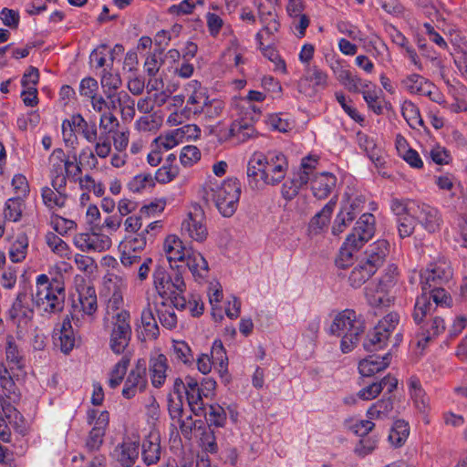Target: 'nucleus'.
<instances>
[{"mask_svg":"<svg viewBox=\"0 0 467 467\" xmlns=\"http://www.w3.org/2000/svg\"><path fill=\"white\" fill-rule=\"evenodd\" d=\"M365 238L371 239L375 233V217L373 214L366 213H363L357 221L353 228Z\"/></svg>","mask_w":467,"mask_h":467,"instance_id":"bf43d9fd","label":"nucleus"},{"mask_svg":"<svg viewBox=\"0 0 467 467\" xmlns=\"http://www.w3.org/2000/svg\"><path fill=\"white\" fill-rule=\"evenodd\" d=\"M172 273L169 274L163 266H157L153 272V284L161 297L172 296L174 293H184L186 284L179 268L171 266Z\"/></svg>","mask_w":467,"mask_h":467,"instance_id":"9b49d317","label":"nucleus"},{"mask_svg":"<svg viewBox=\"0 0 467 467\" xmlns=\"http://www.w3.org/2000/svg\"><path fill=\"white\" fill-rule=\"evenodd\" d=\"M230 132L234 134V140L236 142H245L247 140L253 138L255 134V130L253 126L247 123H242L240 121H234L231 124Z\"/></svg>","mask_w":467,"mask_h":467,"instance_id":"0e129e2a","label":"nucleus"},{"mask_svg":"<svg viewBox=\"0 0 467 467\" xmlns=\"http://www.w3.org/2000/svg\"><path fill=\"white\" fill-rule=\"evenodd\" d=\"M257 47L261 50L263 56L269 59L274 64V70L281 72L283 74L287 73L285 62L280 57L278 51L275 47L271 46H265V41H262V46Z\"/></svg>","mask_w":467,"mask_h":467,"instance_id":"864d4df0","label":"nucleus"},{"mask_svg":"<svg viewBox=\"0 0 467 467\" xmlns=\"http://www.w3.org/2000/svg\"><path fill=\"white\" fill-rule=\"evenodd\" d=\"M393 400L390 397L379 400L367 410V417L370 420H384L389 418L393 410Z\"/></svg>","mask_w":467,"mask_h":467,"instance_id":"ea45409f","label":"nucleus"},{"mask_svg":"<svg viewBox=\"0 0 467 467\" xmlns=\"http://www.w3.org/2000/svg\"><path fill=\"white\" fill-rule=\"evenodd\" d=\"M209 355L214 364V368H216L219 372L226 371L228 358L221 340H214Z\"/></svg>","mask_w":467,"mask_h":467,"instance_id":"603ef678","label":"nucleus"},{"mask_svg":"<svg viewBox=\"0 0 467 467\" xmlns=\"http://www.w3.org/2000/svg\"><path fill=\"white\" fill-rule=\"evenodd\" d=\"M133 192H140L155 186V181L150 173H140L134 176L128 184Z\"/></svg>","mask_w":467,"mask_h":467,"instance_id":"e2e57ef3","label":"nucleus"},{"mask_svg":"<svg viewBox=\"0 0 467 467\" xmlns=\"http://www.w3.org/2000/svg\"><path fill=\"white\" fill-rule=\"evenodd\" d=\"M169 368L168 359L165 355L159 354L150 360L149 371L151 384L155 388H161L165 383Z\"/></svg>","mask_w":467,"mask_h":467,"instance_id":"7c9ffc66","label":"nucleus"},{"mask_svg":"<svg viewBox=\"0 0 467 467\" xmlns=\"http://www.w3.org/2000/svg\"><path fill=\"white\" fill-rule=\"evenodd\" d=\"M402 88L412 95H430V89H435V86L421 75L413 73L401 79Z\"/></svg>","mask_w":467,"mask_h":467,"instance_id":"a878e982","label":"nucleus"},{"mask_svg":"<svg viewBox=\"0 0 467 467\" xmlns=\"http://www.w3.org/2000/svg\"><path fill=\"white\" fill-rule=\"evenodd\" d=\"M140 455V441L137 439L125 437L118 443L112 452V459L121 467H132Z\"/></svg>","mask_w":467,"mask_h":467,"instance_id":"dca6fc26","label":"nucleus"},{"mask_svg":"<svg viewBox=\"0 0 467 467\" xmlns=\"http://www.w3.org/2000/svg\"><path fill=\"white\" fill-rule=\"evenodd\" d=\"M109 332V347L116 355L127 354L131 340L132 329L130 325V313H123L119 317H104Z\"/></svg>","mask_w":467,"mask_h":467,"instance_id":"6e6552de","label":"nucleus"},{"mask_svg":"<svg viewBox=\"0 0 467 467\" xmlns=\"http://www.w3.org/2000/svg\"><path fill=\"white\" fill-rule=\"evenodd\" d=\"M58 341L59 344L57 345L65 354H68L75 347V334L68 316L63 319L60 326Z\"/></svg>","mask_w":467,"mask_h":467,"instance_id":"4c0bfd02","label":"nucleus"},{"mask_svg":"<svg viewBox=\"0 0 467 467\" xmlns=\"http://www.w3.org/2000/svg\"><path fill=\"white\" fill-rule=\"evenodd\" d=\"M33 294L29 295L26 290L19 292L9 310L10 317L18 326L26 325L34 316Z\"/></svg>","mask_w":467,"mask_h":467,"instance_id":"f3484780","label":"nucleus"},{"mask_svg":"<svg viewBox=\"0 0 467 467\" xmlns=\"http://www.w3.org/2000/svg\"><path fill=\"white\" fill-rule=\"evenodd\" d=\"M186 265L197 282L203 281L209 273V266L202 254L194 250H188V254L184 260Z\"/></svg>","mask_w":467,"mask_h":467,"instance_id":"c756f323","label":"nucleus"},{"mask_svg":"<svg viewBox=\"0 0 467 467\" xmlns=\"http://www.w3.org/2000/svg\"><path fill=\"white\" fill-rule=\"evenodd\" d=\"M46 242L52 252L63 258H69L70 249L66 242L54 233L46 235Z\"/></svg>","mask_w":467,"mask_h":467,"instance_id":"680f3d73","label":"nucleus"},{"mask_svg":"<svg viewBox=\"0 0 467 467\" xmlns=\"http://www.w3.org/2000/svg\"><path fill=\"white\" fill-rule=\"evenodd\" d=\"M409 434V424L403 420H398L394 422L389 431V441L395 447H400L406 441Z\"/></svg>","mask_w":467,"mask_h":467,"instance_id":"3c124183","label":"nucleus"},{"mask_svg":"<svg viewBox=\"0 0 467 467\" xmlns=\"http://www.w3.org/2000/svg\"><path fill=\"white\" fill-rule=\"evenodd\" d=\"M450 285H437V288L433 289H421L422 295L427 296L430 300L432 299L437 306H449L451 298L447 292V288Z\"/></svg>","mask_w":467,"mask_h":467,"instance_id":"13d9d810","label":"nucleus"},{"mask_svg":"<svg viewBox=\"0 0 467 467\" xmlns=\"http://www.w3.org/2000/svg\"><path fill=\"white\" fill-rule=\"evenodd\" d=\"M337 179L331 172H322L311 180V190L314 196L319 200L327 198L336 188Z\"/></svg>","mask_w":467,"mask_h":467,"instance_id":"b1692460","label":"nucleus"},{"mask_svg":"<svg viewBox=\"0 0 467 467\" xmlns=\"http://www.w3.org/2000/svg\"><path fill=\"white\" fill-rule=\"evenodd\" d=\"M87 422L93 427L86 438L85 449L89 453L98 452L104 443L106 430L109 423V413L107 410L89 409L87 411Z\"/></svg>","mask_w":467,"mask_h":467,"instance_id":"9d476101","label":"nucleus"},{"mask_svg":"<svg viewBox=\"0 0 467 467\" xmlns=\"http://www.w3.org/2000/svg\"><path fill=\"white\" fill-rule=\"evenodd\" d=\"M366 298L368 304L373 307L389 306L392 299L389 296L387 289H382L380 285H369L366 287Z\"/></svg>","mask_w":467,"mask_h":467,"instance_id":"c9c22d12","label":"nucleus"},{"mask_svg":"<svg viewBox=\"0 0 467 467\" xmlns=\"http://www.w3.org/2000/svg\"><path fill=\"white\" fill-rule=\"evenodd\" d=\"M146 361L140 358L137 360L135 367L130 371L122 389L124 398L130 400L134 398L138 393L143 392L147 386Z\"/></svg>","mask_w":467,"mask_h":467,"instance_id":"ddd939ff","label":"nucleus"},{"mask_svg":"<svg viewBox=\"0 0 467 467\" xmlns=\"http://www.w3.org/2000/svg\"><path fill=\"white\" fill-rule=\"evenodd\" d=\"M159 321L161 325L166 329L172 330L177 327L178 316L171 305L166 302H161L156 308Z\"/></svg>","mask_w":467,"mask_h":467,"instance_id":"c03bdc74","label":"nucleus"},{"mask_svg":"<svg viewBox=\"0 0 467 467\" xmlns=\"http://www.w3.org/2000/svg\"><path fill=\"white\" fill-rule=\"evenodd\" d=\"M100 84L108 99L118 98L119 92H117V90L122 84L120 76L118 73H112L104 69L100 78Z\"/></svg>","mask_w":467,"mask_h":467,"instance_id":"a19ab883","label":"nucleus"},{"mask_svg":"<svg viewBox=\"0 0 467 467\" xmlns=\"http://www.w3.org/2000/svg\"><path fill=\"white\" fill-rule=\"evenodd\" d=\"M362 94L368 109L377 115H381L384 110L385 99L382 91L376 85L368 81L364 83L359 91Z\"/></svg>","mask_w":467,"mask_h":467,"instance_id":"bb28decb","label":"nucleus"},{"mask_svg":"<svg viewBox=\"0 0 467 467\" xmlns=\"http://www.w3.org/2000/svg\"><path fill=\"white\" fill-rule=\"evenodd\" d=\"M306 80L313 82L314 86L320 88L327 87V74L317 66H307L305 68Z\"/></svg>","mask_w":467,"mask_h":467,"instance_id":"052dcab7","label":"nucleus"},{"mask_svg":"<svg viewBox=\"0 0 467 467\" xmlns=\"http://www.w3.org/2000/svg\"><path fill=\"white\" fill-rule=\"evenodd\" d=\"M209 425L215 427H223L226 422V412L223 407L218 404H213L209 406V411L204 413Z\"/></svg>","mask_w":467,"mask_h":467,"instance_id":"69168bd1","label":"nucleus"},{"mask_svg":"<svg viewBox=\"0 0 467 467\" xmlns=\"http://www.w3.org/2000/svg\"><path fill=\"white\" fill-rule=\"evenodd\" d=\"M258 16L262 28L255 35L257 46H262V41L269 40L280 29L279 17L275 9L266 10L262 5L258 7Z\"/></svg>","mask_w":467,"mask_h":467,"instance_id":"a211bd4d","label":"nucleus"},{"mask_svg":"<svg viewBox=\"0 0 467 467\" xmlns=\"http://www.w3.org/2000/svg\"><path fill=\"white\" fill-rule=\"evenodd\" d=\"M389 340L387 334L378 329L375 326L374 328L369 331L363 342V347L368 352H373L382 349Z\"/></svg>","mask_w":467,"mask_h":467,"instance_id":"49530a36","label":"nucleus"},{"mask_svg":"<svg viewBox=\"0 0 467 467\" xmlns=\"http://www.w3.org/2000/svg\"><path fill=\"white\" fill-rule=\"evenodd\" d=\"M99 127L101 130L99 138H106L109 141L110 140V135L116 133L119 127V121L118 118L111 112H103L99 116Z\"/></svg>","mask_w":467,"mask_h":467,"instance_id":"de8ad7c7","label":"nucleus"},{"mask_svg":"<svg viewBox=\"0 0 467 467\" xmlns=\"http://www.w3.org/2000/svg\"><path fill=\"white\" fill-rule=\"evenodd\" d=\"M28 248V238L25 234H17L9 249V258L13 263H20L26 259Z\"/></svg>","mask_w":467,"mask_h":467,"instance_id":"8fccbe9b","label":"nucleus"},{"mask_svg":"<svg viewBox=\"0 0 467 467\" xmlns=\"http://www.w3.org/2000/svg\"><path fill=\"white\" fill-rule=\"evenodd\" d=\"M77 248L82 252H104L109 250L112 242L109 235L101 233H79L73 238Z\"/></svg>","mask_w":467,"mask_h":467,"instance_id":"4468645a","label":"nucleus"},{"mask_svg":"<svg viewBox=\"0 0 467 467\" xmlns=\"http://www.w3.org/2000/svg\"><path fill=\"white\" fill-rule=\"evenodd\" d=\"M389 244L385 239L374 242L366 250L365 259L362 261L377 272L389 254Z\"/></svg>","mask_w":467,"mask_h":467,"instance_id":"5701e85b","label":"nucleus"},{"mask_svg":"<svg viewBox=\"0 0 467 467\" xmlns=\"http://www.w3.org/2000/svg\"><path fill=\"white\" fill-rule=\"evenodd\" d=\"M52 187L53 189L47 186L41 189L42 202L49 211H55L65 207L67 200L66 188L58 189L57 186Z\"/></svg>","mask_w":467,"mask_h":467,"instance_id":"2f4dec72","label":"nucleus"},{"mask_svg":"<svg viewBox=\"0 0 467 467\" xmlns=\"http://www.w3.org/2000/svg\"><path fill=\"white\" fill-rule=\"evenodd\" d=\"M188 250H192V248H186L182 241L176 235L167 236L163 243V251L171 264L172 262L184 261L188 254Z\"/></svg>","mask_w":467,"mask_h":467,"instance_id":"473e14b6","label":"nucleus"},{"mask_svg":"<svg viewBox=\"0 0 467 467\" xmlns=\"http://www.w3.org/2000/svg\"><path fill=\"white\" fill-rule=\"evenodd\" d=\"M364 331L362 317L348 308L337 312L328 328L330 335L341 337L340 349L343 353H349L358 346Z\"/></svg>","mask_w":467,"mask_h":467,"instance_id":"7ed1b4c3","label":"nucleus"},{"mask_svg":"<svg viewBox=\"0 0 467 467\" xmlns=\"http://www.w3.org/2000/svg\"><path fill=\"white\" fill-rule=\"evenodd\" d=\"M61 129L65 145L72 149H76L78 144V135L90 144H96L99 140L97 123L88 121L80 113L64 119Z\"/></svg>","mask_w":467,"mask_h":467,"instance_id":"423d86ee","label":"nucleus"},{"mask_svg":"<svg viewBox=\"0 0 467 467\" xmlns=\"http://www.w3.org/2000/svg\"><path fill=\"white\" fill-rule=\"evenodd\" d=\"M445 330L444 320L438 316L432 317L420 326L418 332V346L425 348L430 340L438 337Z\"/></svg>","mask_w":467,"mask_h":467,"instance_id":"4be33fe9","label":"nucleus"},{"mask_svg":"<svg viewBox=\"0 0 467 467\" xmlns=\"http://www.w3.org/2000/svg\"><path fill=\"white\" fill-rule=\"evenodd\" d=\"M224 109V103L220 99H208L203 109L197 115H203L208 120L218 118Z\"/></svg>","mask_w":467,"mask_h":467,"instance_id":"774afa93","label":"nucleus"},{"mask_svg":"<svg viewBox=\"0 0 467 467\" xmlns=\"http://www.w3.org/2000/svg\"><path fill=\"white\" fill-rule=\"evenodd\" d=\"M401 114L409 126L412 129H418L424 124L419 108L410 100H405L402 103Z\"/></svg>","mask_w":467,"mask_h":467,"instance_id":"09e8293b","label":"nucleus"},{"mask_svg":"<svg viewBox=\"0 0 467 467\" xmlns=\"http://www.w3.org/2000/svg\"><path fill=\"white\" fill-rule=\"evenodd\" d=\"M206 201H213L224 217H231L238 207L241 195V184L236 178H229L222 183L211 179L203 186Z\"/></svg>","mask_w":467,"mask_h":467,"instance_id":"39448f33","label":"nucleus"},{"mask_svg":"<svg viewBox=\"0 0 467 467\" xmlns=\"http://www.w3.org/2000/svg\"><path fill=\"white\" fill-rule=\"evenodd\" d=\"M407 386L415 408L420 412H426L430 407V399L422 388L420 379L416 376L410 377L407 380Z\"/></svg>","mask_w":467,"mask_h":467,"instance_id":"c85d7f7f","label":"nucleus"},{"mask_svg":"<svg viewBox=\"0 0 467 467\" xmlns=\"http://www.w3.org/2000/svg\"><path fill=\"white\" fill-rule=\"evenodd\" d=\"M391 355L386 353L384 356H368L358 364V371L363 377H371L387 368L390 363Z\"/></svg>","mask_w":467,"mask_h":467,"instance_id":"cd10ccee","label":"nucleus"},{"mask_svg":"<svg viewBox=\"0 0 467 467\" xmlns=\"http://www.w3.org/2000/svg\"><path fill=\"white\" fill-rule=\"evenodd\" d=\"M337 79L351 92H359L366 81L358 76L353 75L348 69L341 68L337 72Z\"/></svg>","mask_w":467,"mask_h":467,"instance_id":"5fc2aeb1","label":"nucleus"},{"mask_svg":"<svg viewBox=\"0 0 467 467\" xmlns=\"http://www.w3.org/2000/svg\"><path fill=\"white\" fill-rule=\"evenodd\" d=\"M397 217L398 232L400 238L409 237L415 229L416 220L406 213L402 215L394 214Z\"/></svg>","mask_w":467,"mask_h":467,"instance_id":"338daca9","label":"nucleus"},{"mask_svg":"<svg viewBox=\"0 0 467 467\" xmlns=\"http://www.w3.org/2000/svg\"><path fill=\"white\" fill-rule=\"evenodd\" d=\"M182 234L199 243L206 240L208 230L204 213L201 209L189 213L182 223Z\"/></svg>","mask_w":467,"mask_h":467,"instance_id":"2eb2a0df","label":"nucleus"},{"mask_svg":"<svg viewBox=\"0 0 467 467\" xmlns=\"http://www.w3.org/2000/svg\"><path fill=\"white\" fill-rule=\"evenodd\" d=\"M93 145V150L89 147L82 149L79 153V158L84 160L86 163L91 168H96L99 164L98 158H108L112 150L111 141L106 138H99V140Z\"/></svg>","mask_w":467,"mask_h":467,"instance_id":"412c9836","label":"nucleus"},{"mask_svg":"<svg viewBox=\"0 0 467 467\" xmlns=\"http://www.w3.org/2000/svg\"><path fill=\"white\" fill-rule=\"evenodd\" d=\"M141 462L148 467L157 465L166 454L165 445L162 444L161 433L151 430L140 444Z\"/></svg>","mask_w":467,"mask_h":467,"instance_id":"f8f14e48","label":"nucleus"},{"mask_svg":"<svg viewBox=\"0 0 467 467\" xmlns=\"http://www.w3.org/2000/svg\"><path fill=\"white\" fill-rule=\"evenodd\" d=\"M288 169L286 157L282 152H268L264 154L255 151L252 154L247 164L249 184L257 187L262 182L266 185H276L285 177Z\"/></svg>","mask_w":467,"mask_h":467,"instance_id":"f257e3e1","label":"nucleus"},{"mask_svg":"<svg viewBox=\"0 0 467 467\" xmlns=\"http://www.w3.org/2000/svg\"><path fill=\"white\" fill-rule=\"evenodd\" d=\"M140 321L143 328L141 331L142 339L145 341L156 339L160 335V329L150 307L142 310Z\"/></svg>","mask_w":467,"mask_h":467,"instance_id":"e433bc0d","label":"nucleus"},{"mask_svg":"<svg viewBox=\"0 0 467 467\" xmlns=\"http://www.w3.org/2000/svg\"><path fill=\"white\" fill-rule=\"evenodd\" d=\"M23 201L20 197L10 198L5 202L4 209L5 219L9 222H18L22 217Z\"/></svg>","mask_w":467,"mask_h":467,"instance_id":"6e6d98bb","label":"nucleus"},{"mask_svg":"<svg viewBox=\"0 0 467 467\" xmlns=\"http://www.w3.org/2000/svg\"><path fill=\"white\" fill-rule=\"evenodd\" d=\"M376 271L361 261L358 265H356L349 276L348 281L352 287L358 288L362 285H364L374 274Z\"/></svg>","mask_w":467,"mask_h":467,"instance_id":"79ce46f5","label":"nucleus"},{"mask_svg":"<svg viewBox=\"0 0 467 467\" xmlns=\"http://www.w3.org/2000/svg\"><path fill=\"white\" fill-rule=\"evenodd\" d=\"M65 285L57 279L39 275L36 280V292L33 294L34 304L41 316L50 317L62 312L65 306Z\"/></svg>","mask_w":467,"mask_h":467,"instance_id":"f03ea898","label":"nucleus"},{"mask_svg":"<svg viewBox=\"0 0 467 467\" xmlns=\"http://www.w3.org/2000/svg\"><path fill=\"white\" fill-rule=\"evenodd\" d=\"M186 399L191 410L196 416H202L204 413L205 398L204 389L200 387L196 379L187 376Z\"/></svg>","mask_w":467,"mask_h":467,"instance_id":"6ab92c4d","label":"nucleus"},{"mask_svg":"<svg viewBox=\"0 0 467 467\" xmlns=\"http://www.w3.org/2000/svg\"><path fill=\"white\" fill-rule=\"evenodd\" d=\"M184 136L182 129H177L164 136H160L154 140L157 148L163 149L165 150L174 148Z\"/></svg>","mask_w":467,"mask_h":467,"instance_id":"4d7b16f0","label":"nucleus"},{"mask_svg":"<svg viewBox=\"0 0 467 467\" xmlns=\"http://www.w3.org/2000/svg\"><path fill=\"white\" fill-rule=\"evenodd\" d=\"M125 289L126 283L122 277L112 273H108L103 277L100 296L106 304L104 317H119L120 314L130 313L123 308Z\"/></svg>","mask_w":467,"mask_h":467,"instance_id":"0eeeda50","label":"nucleus"},{"mask_svg":"<svg viewBox=\"0 0 467 467\" xmlns=\"http://www.w3.org/2000/svg\"><path fill=\"white\" fill-rule=\"evenodd\" d=\"M130 363V355L124 354L109 372V386L115 389L122 382Z\"/></svg>","mask_w":467,"mask_h":467,"instance_id":"37998d69","label":"nucleus"},{"mask_svg":"<svg viewBox=\"0 0 467 467\" xmlns=\"http://www.w3.org/2000/svg\"><path fill=\"white\" fill-rule=\"evenodd\" d=\"M358 142L359 147L366 151L369 160L376 166H381L383 164L380 150L376 146L372 139L366 134L358 133Z\"/></svg>","mask_w":467,"mask_h":467,"instance_id":"a18cd8bd","label":"nucleus"},{"mask_svg":"<svg viewBox=\"0 0 467 467\" xmlns=\"http://www.w3.org/2000/svg\"><path fill=\"white\" fill-rule=\"evenodd\" d=\"M185 90L189 95L187 100V111L197 115L209 99L206 89L198 80H192L187 83Z\"/></svg>","mask_w":467,"mask_h":467,"instance_id":"aec40b11","label":"nucleus"},{"mask_svg":"<svg viewBox=\"0 0 467 467\" xmlns=\"http://www.w3.org/2000/svg\"><path fill=\"white\" fill-rule=\"evenodd\" d=\"M433 304L430 301V298H428L427 296L421 295L417 297L412 314L414 322L418 326H421L424 321L433 317Z\"/></svg>","mask_w":467,"mask_h":467,"instance_id":"58836bf2","label":"nucleus"},{"mask_svg":"<svg viewBox=\"0 0 467 467\" xmlns=\"http://www.w3.org/2000/svg\"><path fill=\"white\" fill-rule=\"evenodd\" d=\"M50 162L51 185L57 186L58 189L66 188L67 175L64 161V151L61 149L55 150L50 157Z\"/></svg>","mask_w":467,"mask_h":467,"instance_id":"393cba45","label":"nucleus"},{"mask_svg":"<svg viewBox=\"0 0 467 467\" xmlns=\"http://www.w3.org/2000/svg\"><path fill=\"white\" fill-rule=\"evenodd\" d=\"M337 201L331 199L315 216L310 220L308 231L311 234H318L327 228L331 215L336 207Z\"/></svg>","mask_w":467,"mask_h":467,"instance_id":"72a5a7b5","label":"nucleus"},{"mask_svg":"<svg viewBox=\"0 0 467 467\" xmlns=\"http://www.w3.org/2000/svg\"><path fill=\"white\" fill-rule=\"evenodd\" d=\"M389 207L394 214L402 215L409 213L430 234L440 231L443 223L437 208L418 200L395 197L390 200Z\"/></svg>","mask_w":467,"mask_h":467,"instance_id":"20e7f679","label":"nucleus"},{"mask_svg":"<svg viewBox=\"0 0 467 467\" xmlns=\"http://www.w3.org/2000/svg\"><path fill=\"white\" fill-rule=\"evenodd\" d=\"M421 289H433L437 285H449L452 282L453 269L451 262L443 255L433 258L420 274Z\"/></svg>","mask_w":467,"mask_h":467,"instance_id":"1a4fd4ad","label":"nucleus"},{"mask_svg":"<svg viewBox=\"0 0 467 467\" xmlns=\"http://www.w3.org/2000/svg\"><path fill=\"white\" fill-rule=\"evenodd\" d=\"M78 309L87 314L88 318L94 319L98 310L97 295L93 287L83 288L78 293Z\"/></svg>","mask_w":467,"mask_h":467,"instance_id":"f704fd0d","label":"nucleus"}]
</instances>
